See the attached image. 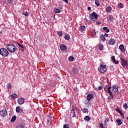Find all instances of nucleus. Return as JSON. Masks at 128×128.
<instances>
[{"mask_svg":"<svg viewBox=\"0 0 128 128\" xmlns=\"http://www.w3.org/2000/svg\"><path fill=\"white\" fill-rule=\"evenodd\" d=\"M7 50L10 52H14L16 50V47L14 45V44H8L6 46Z\"/></svg>","mask_w":128,"mask_h":128,"instance_id":"nucleus-1","label":"nucleus"},{"mask_svg":"<svg viewBox=\"0 0 128 128\" xmlns=\"http://www.w3.org/2000/svg\"><path fill=\"white\" fill-rule=\"evenodd\" d=\"M98 15L95 12H93L90 16V20L92 22H96L98 20Z\"/></svg>","mask_w":128,"mask_h":128,"instance_id":"nucleus-2","label":"nucleus"},{"mask_svg":"<svg viewBox=\"0 0 128 128\" xmlns=\"http://www.w3.org/2000/svg\"><path fill=\"white\" fill-rule=\"evenodd\" d=\"M0 54L6 58V56H8L9 54L8 51L4 48H1L0 49Z\"/></svg>","mask_w":128,"mask_h":128,"instance_id":"nucleus-3","label":"nucleus"},{"mask_svg":"<svg viewBox=\"0 0 128 128\" xmlns=\"http://www.w3.org/2000/svg\"><path fill=\"white\" fill-rule=\"evenodd\" d=\"M98 72H101V74H104L106 72V65H102V64H100V67L98 68Z\"/></svg>","mask_w":128,"mask_h":128,"instance_id":"nucleus-4","label":"nucleus"},{"mask_svg":"<svg viewBox=\"0 0 128 128\" xmlns=\"http://www.w3.org/2000/svg\"><path fill=\"white\" fill-rule=\"evenodd\" d=\"M0 116H2V118H4V116H8V111H6V108H3L2 110H0Z\"/></svg>","mask_w":128,"mask_h":128,"instance_id":"nucleus-5","label":"nucleus"},{"mask_svg":"<svg viewBox=\"0 0 128 128\" xmlns=\"http://www.w3.org/2000/svg\"><path fill=\"white\" fill-rule=\"evenodd\" d=\"M16 112L18 114H24V110L20 106H17L16 109Z\"/></svg>","mask_w":128,"mask_h":128,"instance_id":"nucleus-6","label":"nucleus"},{"mask_svg":"<svg viewBox=\"0 0 128 128\" xmlns=\"http://www.w3.org/2000/svg\"><path fill=\"white\" fill-rule=\"evenodd\" d=\"M120 62L122 63V66H128V62H126V60H124L122 58H120Z\"/></svg>","mask_w":128,"mask_h":128,"instance_id":"nucleus-7","label":"nucleus"},{"mask_svg":"<svg viewBox=\"0 0 128 128\" xmlns=\"http://www.w3.org/2000/svg\"><path fill=\"white\" fill-rule=\"evenodd\" d=\"M61 50H68V47L64 44H62L60 46Z\"/></svg>","mask_w":128,"mask_h":128,"instance_id":"nucleus-8","label":"nucleus"},{"mask_svg":"<svg viewBox=\"0 0 128 128\" xmlns=\"http://www.w3.org/2000/svg\"><path fill=\"white\" fill-rule=\"evenodd\" d=\"M108 44L111 46H114L116 44V40L114 38H111L109 40Z\"/></svg>","mask_w":128,"mask_h":128,"instance_id":"nucleus-9","label":"nucleus"},{"mask_svg":"<svg viewBox=\"0 0 128 128\" xmlns=\"http://www.w3.org/2000/svg\"><path fill=\"white\" fill-rule=\"evenodd\" d=\"M18 104H24V99L22 98H20L18 99Z\"/></svg>","mask_w":128,"mask_h":128,"instance_id":"nucleus-10","label":"nucleus"},{"mask_svg":"<svg viewBox=\"0 0 128 128\" xmlns=\"http://www.w3.org/2000/svg\"><path fill=\"white\" fill-rule=\"evenodd\" d=\"M112 92H116V94L118 93V88L116 86H112Z\"/></svg>","mask_w":128,"mask_h":128,"instance_id":"nucleus-11","label":"nucleus"},{"mask_svg":"<svg viewBox=\"0 0 128 128\" xmlns=\"http://www.w3.org/2000/svg\"><path fill=\"white\" fill-rule=\"evenodd\" d=\"M86 30V26H80L79 28V30L81 32H84Z\"/></svg>","mask_w":128,"mask_h":128,"instance_id":"nucleus-12","label":"nucleus"},{"mask_svg":"<svg viewBox=\"0 0 128 128\" xmlns=\"http://www.w3.org/2000/svg\"><path fill=\"white\" fill-rule=\"evenodd\" d=\"M119 49L121 52H126V50H124V44H120L119 46Z\"/></svg>","mask_w":128,"mask_h":128,"instance_id":"nucleus-13","label":"nucleus"},{"mask_svg":"<svg viewBox=\"0 0 128 128\" xmlns=\"http://www.w3.org/2000/svg\"><path fill=\"white\" fill-rule=\"evenodd\" d=\"M106 10L108 14H110L112 10V8L109 6L106 8Z\"/></svg>","mask_w":128,"mask_h":128,"instance_id":"nucleus-14","label":"nucleus"},{"mask_svg":"<svg viewBox=\"0 0 128 128\" xmlns=\"http://www.w3.org/2000/svg\"><path fill=\"white\" fill-rule=\"evenodd\" d=\"M92 98H94V95H92V94H88L87 96V100H88V102H90V100H92Z\"/></svg>","mask_w":128,"mask_h":128,"instance_id":"nucleus-15","label":"nucleus"},{"mask_svg":"<svg viewBox=\"0 0 128 128\" xmlns=\"http://www.w3.org/2000/svg\"><path fill=\"white\" fill-rule=\"evenodd\" d=\"M108 22H114V16L112 15H109L108 16Z\"/></svg>","mask_w":128,"mask_h":128,"instance_id":"nucleus-16","label":"nucleus"},{"mask_svg":"<svg viewBox=\"0 0 128 128\" xmlns=\"http://www.w3.org/2000/svg\"><path fill=\"white\" fill-rule=\"evenodd\" d=\"M72 72L73 74H78V68H74L72 70Z\"/></svg>","mask_w":128,"mask_h":128,"instance_id":"nucleus-17","label":"nucleus"},{"mask_svg":"<svg viewBox=\"0 0 128 128\" xmlns=\"http://www.w3.org/2000/svg\"><path fill=\"white\" fill-rule=\"evenodd\" d=\"M70 112L71 114H73L72 118H76V112L74 111V108H72Z\"/></svg>","mask_w":128,"mask_h":128,"instance_id":"nucleus-18","label":"nucleus"},{"mask_svg":"<svg viewBox=\"0 0 128 128\" xmlns=\"http://www.w3.org/2000/svg\"><path fill=\"white\" fill-rule=\"evenodd\" d=\"M116 122H117L118 126H120L122 125V120H120V119H117L116 120Z\"/></svg>","mask_w":128,"mask_h":128,"instance_id":"nucleus-19","label":"nucleus"},{"mask_svg":"<svg viewBox=\"0 0 128 128\" xmlns=\"http://www.w3.org/2000/svg\"><path fill=\"white\" fill-rule=\"evenodd\" d=\"M118 8H124V4L122 2H118Z\"/></svg>","mask_w":128,"mask_h":128,"instance_id":"nucleus-20","label":"nucleus"},{"mask_svg":"<svg viewBox=\"0 0 128 128\" xmlns=\"http://www.w3.org/2000/svg\"><path fill=\"white\" fill-rule=\"evenodd\" d=\"M100 38H101V40H102L103 42H106V37H104V35H101L100 36Z\"/></svg>","mask_w":128,"mask_h":128,"instance_id":"nucleus-21","label":"nucleus"},{"mask_svg":"<svg viewBox=\"0 0 128 128\" xmlns=\"http://www.w3.org/2000/svg\"><path fill=\"white\" fill-rule=\"evenodd\" d=\"M65 40H68L70 38V34H66L64 36Z\"/></svg>","mask_w":128,"mask_h":128,"instance_id":"nucleus-22","label":"nucleus"},{"mask_svg":"<svg viewBox=\"0 0 128 128\" xmlns=\"http://www.w3.org/2000/svg\"><path fill=\"white\" fill-rule=\"evenodd\" d=\"M17 96H18V95L16 94H11L12 98L13 100H16Z\"/></svg>","mask_w":128,"mask_h":128,"instance_id":"nucleus-23","label":"nucleus"},{"mask_svg":"<svg viewBox=\"0 0 128 128\" xmlns=\"http://www.w3.org/2000/svg\"><path fill=\"white\" fill-rule=\"evenodd\" d=\"M84 120H86L87 122H90V118L88 116H85L84 118Z\"/></svg>","mask_w":128,"mask_h":128,"instance_id":"nucleus-24","label":"nucleus"},{"mask_svg":"<svg viewBox=\"0 0 128 128\" xmlns=\"http://www.w3.org/2000/svg\"><path fill=\"white\" fill-rule=\"evenodd\" d=\"M95 4L97 6H100V1H98V0H95Z\"/></svg>","mask_w":128,"mask_h":128,"instance_id":"nucleus-25","label":"nucleus"},{"mask_svg":"<svg viewBox=\"0 0 128 128\" xmlns=\"http://www.w3.org/2000/svg\"><path fill=\"white\" fill-rule=\"evenodd\" d=\"M16 120V116H14L12 117V119H11V122H14V121Z\"/></svg>","mask_w":128,"mask_h":128,"instance_id":"nucleus-26","label":"nucleus"},{"mask_svg":"<svg viewBox=\"0 0 128 128\" xmlns=\"http://www.w3.org/2000/svg\"><path fill=\"white\" fill-rule=\"evenodd\" d=\"M103 30H104V32H106L107 33H108V32H110V30H108V27H106V26L104 27V28H103Z\"/></svg>","mask_w":128,"mask_h":128,"instance_id":"nucleus-27","label":"nucleus"},{"mask_svg":"<svg viewBox=\"0 0 128 128\" xmlns=\"http://www.w3.org/2000/svg\"><path fill=\"white\" fill-rule=\"evenodd\" d=\"M82 112H84V114H86V112H88V109L86 108H84L82 109Z\"/></svg>","mask_w":128,"mask_h":128,"instance_id":"nucleus-28","label":"nucleus"},{"mask_svg":"<svg viewBox=\"0 0 128 128\" xmlns=\"http://www.w3.org/2000/svg\"><path fill=\"white\" fill-rule=\"evenodd\" d=\"M6 88L8 90H10V88H12V85L8 83L6 84Z\"/></svg>","mask_w":128,"mask_h":128,"instance_id":"nucleus-29","label":"nucleus"},{"mask_svg":"<svg viewBox=\"0 0 128 128\" xmlns=\"http://www.w3.org/2000/svg\"><path fill=\"white\" fill-rule=\"evenodd\" d=\"M110 88H112L108 87L107 90V92H108L109 94H112V90H110Z\"/></svg>","mask_w":128,"mask_h":128,"instance_id":"nucleus-30","label":"nucleus"},{"mask_svg":"<svg viewBox=\"0 0 128 128\" xmlns=\"http://www.w3.org/2000/svg\"><path fill=\"white\" fill-rule=\"evenodd\" d=\"M54 10V12H56V14H60V10L56 8H55Z\"/></svg>","mask_w":128,"mask_h":128,"instance_id":"nucleus-31","label":"nucleus"},{"mask_svg":"<svg viewBox=\"0 0 128 128\" xmlns=\"http://www.w3.org/2000/svg\"><path fill=\"white\" fill-rule=\"evenodd\" d=\"M57 34L59 36H62V31H58Z\"/></svg>","mask_w":128,"mask_h":128,"instance_id":"nucleus-32","label":"nucleus"},{"mask_svg":"<svg viewBox=\"0 0 128 128\" xmlns=\"http://www.w3.org/2000/svg\"><path fill=\"white\" fill-rule=\"evenodd\" d=\"M74 60V56H70L68 58V60L70 62H73Z\"/></svg>","mask_w":128,"mask_h":128,"instance_id":"nucleus-33","label":"nucleus"},{"mask_svg":"<svg viewBox=\"0 0 128 128\" xmlns=\"http://www.w3.org/2000/svg\"><path fill=\"white\" fill-rule=\"evenodd\" d=\"M110 95L108 96V100H112L114 98V96L112 94H110Z\"/></svg>","mask_w":128,"mask_h":128,"instance_id":"nucleus-34","label":"nucleus"},{"mask_svg":"<svg viewBox=\"0 0 128 128\" xmlns=\"http://www.w3.org/2000/svg\"><path fill=\"white\" fill-rule=\"evenodd\" d=\"M123 108H124L125 110H126V108H128V104L126 103L123 104Z\"/></svg>","mask_w":128,"mask_h":128,"instance_id":"nucleus-35","label":"nucleus"},{"mask_svg":"<svg viewBox=\"0 0 128 128\" xmlns=\"http://www.w3.org/2000/svg\"><path fill=\"white\" fill-rule=\"evenodd\" d=\"M17 44L19 46L20 48H24V46L23 44H20V43H17Z\"/></svg>","mask_w":128,"mask_h":128,"instance_id":"nucleus-36","label":"nucleus"},{"mask_svg":"<svg viewBox=\"0 0 128 128\" xmlns=\"http://www.w3.org/2000/svg\"><path fill=\"white\" fill-rule=\"evenodd\" d=\"M110 120V119H108V118H106L104 120V124L106 125V124L107 122H108V121Z\"/></svg>","mask_w":128,"mask_h":128,"instance_id":"nucleus-37","label":"nucleus"},{"mask_svg":"<svg viewBox=\"0 0 128 128\" xmlns=\"http://www.w3.org/2000/svg\"><path fill=\"white\" fill-rule=\"evenodd\" d=\"M92 36H96V32L94 30H92Z\"/></svg>","mask_w":128,"mask_h":128,"instance_id":"nucleus-38","label":"nucleus"},{"mask_svg":"<svg viewBox=\"0 0 128 128\" xmlns=\"http://www.w3.org/2000/svg\"><path fill=\"white\" fill-rule=\"evenodd\" d=\"M63 128H70V126H68V124H65L63 126Z\"/></svg>","mask_w":128,"mask_h":128,"instance_id":"nucleus-39","label":"nucleus"},{"mask_svg":"<svg viewBox=\"0 0 128 128\" xmlns=\"http://www.w3.org/2000/svg\"><path fill=\"white\" fill-rule=\"evenodd\" d=\"M102 48H104V46H102V45H100V46H99V50H102Z\"/></svg>","mask_w":128,"mask_h":128,"instance_id":"nucleus-40","label":"nucleus"},{"mask_svg":"<svg viewBox=\"0 0 128 128\" xmlns=\"http://www.w3.org/2000/svg\"><path fill=\"white\" fill-rule=\"evenodd\" d=\"M17 128H24V125L20 124Z\"/></svg>","mask_w":128,"mask_h":128,"instance_id":"nucleus-41","label":"nucleus"},{"mask_svg":"<svg viewBox=\"0 0 128 128\" xmlns=\"http://www.w3.org/2000/svg\"><path fill=\"white\" fill-rule=\"evenodd\" d=\"M102 90V86H100L98 88V90Z\"/></svg>","mask_w":128,"mask_h":128,"instance_id":"nucleus-42","label":"nucleus"},{"mask_svg":"<svg viewBox=\"0 0 128 128\" xmlns=\"http://www.w3.org/2000/svg\"><path fill=\"white\" fill-rule=\"evenodd\" d=\"M8 4H12V2H14V0H8Z\"/></svg>","mask_w":128,"mask_h":128,"instance_id":"nucleus-43","label":"nucleus"},{"mask_svg":"<svg viewBox=\"0 0 128 128\" xmlns=\"http://www.w3.org/2000/svg\"><path fill=\"white\" fill-rule=\"evenodd\" d=\"M114 62V64H118V61L116 60H115L113 61Z\"/></svg>","mask_w":128,"mask_h":128,"instance_id":"nucleus-44","label":"nucleus"},{"mask_svg":"<svg viewBox=\"0 0 128 128\" xmlns=\"http://www.w3.org/2000/svg\"><path fill=\"white\" fill-rule=\"evenodd\" d=\"M104 36V38H108V34H105Z\"/></svg>","mask_w":128,"mask_h":128,"instance_id":"nucleus-45","label":"nucleus"},{"mask_svg":"<svg viewBox=\"0 0 128 128\" xmlns=\"http://www.w3.org/2000/svg\"><path fill=\"white\" fill-rule=\"evenodd\" d=\"M112 62H114V60H115L116 58H114V56H112Z\"/></svg>","mask_w":128,"mask_h":128,"instance_id":"nucleus-46","label":"nucleus"},{"mask_svg":"<svg viewBox=\"0 0 128 128\" xmlns=\"http://www.w3.org/2000/svg\"><path fill=\"white\" fill-rule=\"evenodd\" d=\"M24 16H28V12H26Z\"/></svg>","mask_w":128,"mask_h":128,"instance_id":"nucleus-47","label":"nucleus"},{"mask_svg":"<svg viewBox=\"0 0 128 128\" xmlns=\"http://www.w3.org/2000/svg\"><path fill=\"white\" fill-rule=\"evenodd\" d=\"M63 2H66V4H68V0H62Z\"/></svg>","mask_w":128,"mask_h":128,"instance_id":"nucleus-48","label":"nucleus"},{"mask_svg":"<svg viewBox=\"0 0 128 128\" xmlns=\"http://www.w3.org/2000/svg\"><path fill=\"white\" fill-rule=\"evenodd\" d=\"M96 24H100L101 22H96Z\"/></svg>","mask_w":128,"mask_h":128,"instance_id":"nucleus-49","label":"nucleus"},{"mask_svg":"<svg viewBox=\"0 0 128 128\" xmlns=\"http://www.w3.org/2000/svg\"><path fill=\"white\" fill-rule=\"evenodd\" d=\"M88 10H92V8H90V7H88Z\"/></svg>","mask_w":128,"mask_h":128,"instance_id":"nucleus-50","label":"nucleus"},{"mask_svg":"<svg viewBox=\"0 0 128 128\" xmlns=\"http://www.w3.org/2000/svg\"><path fill=\"white\" fill-rule=\"evenodd\" d=\"M48 118H50H50H52V116H48Z\"/></svg>","mask_w":128,"mask_h":128,"instance_id":"nucleus-51","label":"nucleus"},{"mask_svg":"<svg viewBox=\"0 0 128 128\" xmlns=\"http://www.w3.org/2000/svg\"><path fill=\"white\" fill-rule=\"evenodd\" d=\"M126 120H128V116L126 117Z\"/></svg>","mask_w":128,"mask_h":128,"instance_id":"nucleus-52","label":"nucleus"},{"mask_svg":"<svg viewBox=\"0 0 128 128\" xmlns=\"http://www.w3.org/2000/svg\"><path fill=\"white\" fill-rule=\"evenodd\" d=\"M103 0V1H104V0Z\"/></svg>","mask_w":128,"mask_h":128,"instance_id":"nucleus-53","label":"nucleus"}]
</instances>
